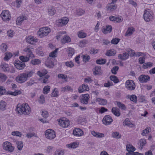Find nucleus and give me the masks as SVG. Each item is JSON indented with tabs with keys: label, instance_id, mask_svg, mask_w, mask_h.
I'll use <instances>...</instances> for the list:
<instances>
[{
	"label": "nucleus",
	"instance_id": "09e8293b",
	"mask_svg": "<svg viewBox=\"0 0 155 155\" xmlns=\"http://www.w3.org/2000/svg\"><path fill=\"white\" fill-rule=\"evenodd\" d=\"M151 130L150 127H148L146 128L143 130L142 135L143 136L145 135L146 134L148 133Z\"/></svg>",
	"mask_w": 155,
	"mask_h": 155
},
{
	"label": "nucleus",
	"instance_id": "4d7b16f0",
	"mask_svg": "<svg viewBox=\"0 0 155 155\" xmlns=\"http://www.w3.org/2000/svg\"><path fill=\"white\" fill-rule=\"evenodd\" d=\"M120 39L118 38H113L111 41V43L113 44L117 45L119 42Z\"/></svg>",
	"mask_w": 155,
	"mask_h": 155
},
{
	"label": "nucleus",
	"instance_id": "69168bd1",
	"mask_svg": "<svg viewBox=\"0 0 155 155\" xmlns=\"http://www.w3.org/2000/svg\"><path fill=\"white\" fill-rule=\"evenodd\" d=\"M65 64L67 66L70 68H72L74 65V63L71 61L66 62Z\"/></svg>",
	"mask_w": 155,
	"mask_h": 155
},
{
	"label": "nucleus",
	"instance_id": "4be33fe9",
	"mask_svg": "<svg viewBox=\"0 0 155 155\" xmlns=\"http://www.w3.org/2000/svg\"><path fill=\"white\" fill-rule=\"evenodd\" d=\"M111 112L114 115L117 117H119L120 115V110L117 107H113L111 110Z\"/></svg>",
	"mask_w": 155,
	"mask_h": 155
},
{
	"label": "nucleus",
	"instance_id": "5fc2aeb1",
	"mask_svg": "<svg viewBox=\"0 0 155 155\" xmlns=\"http://www.w3.org/2000/svg\"><path fill=\"white\" fill-rule=\"evenodd\" d=\"M85 11L81 9L80 8L76 10V14L79 16H81L84 14Z\"/></svg>",
	"mask_w": 155,
	"mask_h": 155
},
{
	"label": "nucleus",
	"instance_id": "79ce46f5",
	"mask_svg": "<svg viewBox=\"0 0 155 155\" xmlns=\"http://www.w3.org/2000/svg\"><path fill=\"white\" fill-rule=\"evenodd\" d=\"M124 124L128 126L131 127H133L134 125L132 124L129 120L128 118H126L123 122Z\"/></svg>",
	"mask_w": 155,
	"mask_h": 155
},
{
	"label": "nucleus",
	"instance_id": "39448f33",
	"mask_svg": "<svg viewBox=\"0 0 155 155\" xmlns=\"http://www.w3.org/2000/svg\"><path fill=\"white\" fill-rule=\"evenodd\" d=\"M133 50L131 49H129L127 51L128 52V54L126 52H124L123 54H120L118 55V57L121 60H126L128 58L129 55L130 56H133L135 54L134 53L132 52Z\"/></svg>",
	"mask_w": 155,
	"mask_h": 155
},
{
	"label": "nucleus",
	"instance_id": "cd10ccee",
	"mask_svg": "<svg viewBox=\"0 0 155 155\" xmlns=\"http://www.w3.org/2000/svg\"><path fill=\"white\" fill-rule=\"evenodd\" d=\"M134 30V28L132 27L129 28L125 34V36L127 37L131 35Z\"/></svg>",
	"mask_w": 155,
	"mask_h": 155
},
{
	"label": "nucleus",
	"instance_id": "f8f14e48",
	"mask_svg": "<svg viewBox=\"0 0 155 155\" xmlns=\"http://www.w3.org/2000/svg\"><path fill=\"white\" fill-rule=\"evenodd\" d=\"M150 77L147 75L142 74L138 78L139 81L141 83H146L150 81Z\"/></svg>",
	"mask_w": 155,
	"mask_h": 155
},
{
	"label": "nucleus",
	"instance_id": "a211bd4d",
	"mask_svg": "<svg viewBox=\"0 0 155 155\" xmlns=\"http://www.w3.org/2000/svg\"><path fill=\"white\" fill-rule=\"evenodd\" d=\"M107 10L109 11L112 12L117 8V5L116 4L110 3L107 5Z\"/></svg>",
	"mask_w": 155,
	"mask_h": 155
},
{
	"label": "nucleus",
	"instance_id": "7ed1b4c3",
	"mask_svg": "<svg viewBox=\"0 0 155 155\" xmlns=\"http://www.w3.org/2000/svg\"><path fill=\"white\" fill-rule=\"evenodd\" d=\"M143 17L144 20L146 22L152 21L153 19L152 12L149 9H145Z\"/></svg>",
	"mask_w": 155,
	"mask_h": 155
},
{
	"label": "nucleus",
	"instance_id": "c9c22d12",
	"mask_svg": "<svg viewBox=\"0 0 155 155\" xmlns=\"http://www.w3.org/2000/svg\"><path fill=\"white\" fill-rule=\"evenodd\" d=\"M48 11L49 14L51 16L53 15L56 12V10L53 7L49 8Z\"/></svg>",
	"mask_w": 155,
	"mask_h": 155
},
{
	"label": "nucleus",
	"instance_id": "6e6d98bb",
	"mask_svg": "<svg viewBox=\"0 0 155 155\" xmlns=\"http://www.w3.org/2000/svg\"><path fill=\"white\" fill-rule=\"evenodd\" d=\"M29 57L24 56H21L20 57V59L23 62H25L28 61L29 60Z\"/></svg>",
	"mask_w": 155,
	"mask_h": 155
},
{
	"label": "nucleus",
	"instance_id": "c756f323",
	"mask_svg": "<svg viewBox=\"0 0 155 155\" xmlns=\"http://www.w3.org/2000/svg\"><path fill=\"white\" fill-rule=\"evenodd\" d=\"M12 54L10 52H7L5 54L4 59L5 61H8L12 56Z\"/></svg>",
	"mask_w": 155,
	"mask_h": 155
},
{
	"label": "nucleus",
	"instance_id": "603ef678",
	"mask_svg": "<svg viewBox=\"0 0 155 155\" xmlns=\"http://www.w3.org/2000/svg\"><path fill=\"white\" fill-rule=\"evenodd\" d=\"M7 48V46L5 43H3L0 45V49L3 52H5Z\"/></svg>",
	"mask_w": 155,
	"mask_h": 155
},
{
	"label": "nucleus",
	"instance_id": "a878e982",
	"mask_svg": "<svg viewBox=\"0 0 155 155\" xmlns=\"http://www.w3.org/2000/svg\"><path fill=\"white\" fill-rule=\"evenodd\" d=\"M1 68L3 69L4 71L5 72H9L10 68L8 64L5 63H3L1 65Z\"/></svg>",
	"mask_w": 155,
	"mask_h": 155
},
{
	"label": "nucleus",
	"instance_id": "dca6fc26",
	"mask_svg": "<svg viewBox=\"0 0 155 155\" xmlns=\"http://www.w3.org/2000/svg\"><path fill=\"white\" fill-rule=\"evenodd\" d=\"M15 64L16 68L19 70H22L25 67V63L19 61H17Z\"/></svg>",
	"mask_w": 155,
	"mask_h": 155
},
{
	"label": "nucleus",
	"instance_id": "393cba45",
	"mask_svg": "<svg viewBox=\"0 0 155 155\" xmlns=\"http://www.w3.org/2000/svg\"><path fill=\"white\" fill-rule=\"evenodd\" d=\"M26 17L25 16H21L18 18L16 21V24L18 25H20L22 21L26 19Z\"/></svg>",
	"mask_w": 155,
	"mask_h": 155
},
{
	"label": "nucleus",
	"instance_id": "49530a36",
	"mask_svg": "<svg viewBox=\"0 0 155 155\" xmlns=\"http://www.w3.org/2000/svg\"><path fill=\"white\" fill-rule=\"evenodd\" d=\"M50 87L49 86L47 85L45 86L43 88V92L45 94H47L50 91Z\"/></svg>",
	"mask_w": 155,
	"mask_h": 155
},
{
	"label": "nucleus",
	"instance_id": "ddd939ff",
	"mask_svg": "<svg viewBox=\"0 0 155 155\" xmlns=\"http://www.w3.org/2000/svg\"><path fill=\"white\" fill-rule=\"evenodd\" d=\"M89 98V96L88 94H82L80 97V102L83 104H87L88 103Z\"/></svg>",
	"mask_w": 155,
	"mask_h": 155
},
{
	"label": "nucleus",
	"instance_id": "f03ea898",
	"mask_svg": "<svg viewBox=\"0 0 155 155\" xmlns=\"http://www.w3.org/2000/svg\"><path fill=\"white\" fill-rule=\"evenodd\" d=\"M33 73V72L31 71L21 74L16 78V80L19 83H24L27 80L28 78L32 77Z\"/></svg>",
	"mask_w": 155,
	"mask_h": 155
},
{
	"label": "nucleus",
	"instance_id": "f3484780",
	"mask_svg": "<svg viewBox=\"0 0 155 155\" xmlns=\"http://www.w3.org/2000/svg\"><path fill=\"white\" fill-rule=\"evenodd\" d=\"M73 134L77 136H81L83 135V131L80 128H76L73 131Z\"/></svg>",
	"mask_w": 155,
	"mask_h": 155
},
{
	"label": "nucleus",
	"instance_id": "bb28decb",
	"mask_svg": "<svg viewBox=\"0 0 155 155\" xmlns=\"http://www.w3.org/2000/svg\"><path fill=\"white\" fill-rule=\"evenodd\" d=\"M101 67L99 66H96L93 69V71L94 75L100 74L101 73Z\"/></svg>",
	"mask_w": 155,
	"mask_h": 155
},
{
	"label": "nucleus",
	"instance_id": "9d476101",
	"mask_svg": "<svg viewBox=\"0 0 155 155\" xmlns=\"http://www.w3.org/2000/svg\"><path fill=\"white\" fill-rule=\"evenodd\" d=\"M69 19L67 17H63L58 20L57 21V25L59 27H62L66 25L68 22Z\"/></svg>",
	"mask_w": 155,
	"mask_h": 155
},
{
	"label": "nucleus",
	"instance_id": "473e14b6",
	"mask_svg": "<svg viewBox=\"0 0 155 155\" xmlns=\"http://www.w3.org/2000/svg\"><path fill=\"white\" fill-rule=\"evenodd\" d=\"M96 100L99 102V104L101 105H105L107 104V100L104 99L97 98Z\"/></svg>",
	"mask_w": 155,
	"mask_h": 155
},
{
	"label": "nucleus",
	"instance_id": "2eb2a0df",
	"mask_svg": "<svg viewBox=\"0 0 155 155\" xmlns=\"http://www.w3.org/2000/svg\"><path fill=\"white\" fill-rule=\"evenodd\" d=\"M32 49H33V48L30 45L28 46L26 48L24 49V51L27 53V55L29 57L31 58L34 57V55L32 52Z\"/></svg>",
	"mask_w": 155,
	"mask_h": 155
},
{
	"label": "nucleus",
	"instance_id": "2f4dec72",
	"mask_svg": "<svg viewBox=\"0 0 155 155\" xmlns=\"http://www.w3.org/2000/svg\"><path fill=\"white\" fill-rule=\"evenodd\" d=\"M68 54L69 57H71L74 54V48L71 47L67 48Z\"/></svg>",
	"mask_w": 155,
	"mask_h": 155
},
{
	"label": "nucleus",
	"instance_id": "0eeeda50",
	"mask_svg": "<svg viewBox=\"0 0 155 155\" xmlns=\"http://www.w3.org/2000/svg\"><path fill=\"white\" fill-rule=\"evenodd\" d=\"M125 87L128 90L130 91H133L135 89L136 85L133 81L129 80L126 81Z\"/></svg>",
	"mask_w": 155,
	"mask_h": 155
},
{
	"label": "nucleus",
	"instance_id": "680f3d73",
	"mask_svg": "<svg viewBox=\"0 0 155 155\" xmlns=\"http://www.w3.org/2000/svg\"><path fill=\"white\" fill-rule=\"evenodd\" d=\"M21 93V91L19 90L16 91H15L14 92H12L10 91V92L9 94L10 95H14V96H16L18 94H20Z\"/></svg>",
	"mask_w": 155,
	"mask_h": 155
},
{
	"label": "nucleus",
	"instance_id": "423d86ee",
	"mask_svg": "<svg viewBox=\"0 0 155 155\" xmlns=\"http://www.w3.org/2000/svg\"><path fill=\"white\" fill-rule=\"evenodd\" d=\"M3 147L5 150L10 152H12L14 149V147L12 146V144L8 141L3 143Z\"/></svg>",
	"mask_w": 155,
	"mask_h": 155
},
{
	"label": "nucleus",
	"instance_id": "6ab92c4d",
	"mask_svg": "<svg viewBox=\"0 0 155 155\" xmlns=\"http://www.w3.org/2000/svg\"><path fill=\"white\" fill-rule=\"evenodd\" d=\"M112 30V27L111 25H107L103 27L102 31L104 34L110 33Z\"/></svg>",
	"mask_w": 155,
	"mask_h": 155
},
{
	"label": "nucleus",
	"instance_id": "c03bdc74",
	"mask_svg": "<svg viewBox=\"0 0 155 155\" xmlns=\"http://www.w3.org/2000/svg\"><path fill=\"white\" fill-rule=\"evenodd\" d=\"M110 80L113 81L114 83H117L119 82V80L115 76H110Z\"/></svg>",
	"mask_w": 155,
	"mask_h": 155
},
{
	"label": "nucleus",
	"instance_id": "13d9d810",
	"mask_svg": "<svg viewBox=\"0 0 155 155\" xmlns=\"http://www.w3.org/2000/svg\"><path fill=\"white\" fill-rule=\"evenodd\" d=\"M119 69V68L117 66H115L113 67L111 70L112 73L114 74H117V71H118Z\"/></svg>",
	"mask_w": 155,
	"mask_h": 155
},
{
	"label": "nucleus",
	"instance_id": "58836bf2",
	"mask_svg": "<svg viewBox=\"0 0 155 155\" xmlns=\"http://www.w3.org/2000/svg\"><path fill=\"white\" fill-rule=\"evenodd\" d=\"M116 53V51L113 49L109 50L106 53V55L107 56H113Z\"/></svg>",
	"mask_w": 155,
	"mask_h": 155
},
{
	"label": "nucleus",
	"instance_id": "aec40b11",
	"mask_svg": "<svg viewBox=\"0 0 155 155\" xmlns=\"http://www.w3.org/2000/svg\"><path fill=\"white\" fill-rule=\"evenodd\" d=\"M27 41L30 44L33 45L34 43L37 42L38 39L36 38H34V37L30 36L27 38Z\"/></svg>",
	"mask_w": 155,
	"mask_h": 155
},
{
	"label": "nucleus",
	"instance_id": "20e7f679",
	"mask_svg": "<svg viewBox=\"0 0 155 155\" xmlns=\"http://www.w3.org/2000/svg\"><path fill=\"white\" fill-rule=\"evenodd\" d=\"M51 31L50 29L48 27L40 28L37 33V35L40 38L47 35Z\"/></svg>",
	"mask_w": 155,
	"mask_h": 155
},
{
	"label": "nucleus",
	"instance_id": "052dcab7",
	"mask_svg": "<svg viewBox=\"0 0 155 155\" xmlns=\"http://www.w3.org/2000/svg\"><path fill=\"white\" fill-rule=\"evenodd\" d=\"M58 50V48H57L54 51L50 53L49 55V56L53 58L56 57V53Z\"/></svg>",
	"mask_w": 155,
	"mask_h": 155
},
{
	"label": "nucleus",
	"instance_id": "0e129e2a",
	"mask_svg": "<svg viewBox=\"0 0 155 155\" xmlns=\"http://www.w3.org/2000/svg\"><path fill=\"white\" fill-rule=\"evenodd\" d=\"M78 36L80 38H84L86 36L87 34L85 33L79 31L78 33Z\"/></svg>",
	"mask_w": 155,
	"mask_h": 155
},
{
	"label": "nucleus",
	"instance_id": "1a4fd4ad",
	"mask_svg": "<svg viewBox=\"0 0 155 155\" xmlns=\"http://www.w3.org/2000/svg\"><path fill=\"white\" fill-rule=\"evenodd\" d=\"M46 137L48 139H52L55 137V134L54 131L51 129L47 130L45 132Z\"/></svg>",
	"mask_w": 155,
	"mask_h": 155
},
{
	"label": "nucleus",
	"instance_id": "864d4df0",
	"mask_svg": "<svg viewBox=\"0 0 155 155\" xmlns=\"http://www.w3.org/2000/svg\"><path fill=\"white\" fill-rule=\"evenodd\" d=\"M83 61L85 62H88L90 59V57L87 54L84 55L82 56Z\"/></svg>",
	"mask_w": 155,
	"mask_h": 155
},
{
	"label": "nucleus",
	"instance_id": "4c0bfd02",
	"mask_svg": "<svg viewBox=\"0 0 155 155\" xmlns=\"http://www.w3.org/2000/svg\"><path fill=\"white\" fill-rule=\"evenodd\" d=\"M153 64L150 62H148L144 63L143 65V68L144 69H146L148 68H150L153 66Z\"/></svg>",
	"mask_w": 155,
	"mask_h": 155
},
{
	"label": "nucleus",
	"instance_id": "e433bc0d",
	"mask_svg": "<svg viewBox=\"0 0 155 155\" xmlns=\"http://www.w3.org/2000/svg\"><path fill=\"white\" fill-rule=\"evenodd\" d=\"M67 146L68 148H75L78 147V144L77 142H73L71 143L70 144L67 145Z\"/></svg>",
	"mask_w": 155,
	"mask_h": 155
},
{
	"label": "nucleus",
	"instance_id": "72a5a7b5",
	"mask_svg": "<svg viewBox=\"0 0 155 155\" xmlns=\"http://www.w3.org/2000/svg\"><path fill=\"white\" fill-rule=\"evenodd\" d=\"M112 136L114 138L119 139L121 138V135L119 133V132L115 131L113 132L112 133Z\"/></svg>",
	"mask_w": 155,
	"mask_h": 155
},
{
	"label": "nucleus",
	"instance_id": "f704fd0d",
	"mask_svg": "<svg viewBox=\"0 0 155 155\" xmlns=\"http://www.w3.org/2000/svg\"><path fill=\"white\" fill-rule=\"evenodd\" d=\"M126 149L127 151L130 152H133L135 150V147L130 144H127V145Z\"/></svg>",
	"mask_w": 155,
	"mask_h": 155
},
{
	"label": "nucleus",
	"instance_id": "bf43d9fd",
	"mask_svg": "<svg viewBox=\"0 0 155 155\" xmlns=\"http://www.w3.org/2000/svg\"><path fill=\"white\" fill-rule=\"evenodd\" d=\"M62 91L65 92V91H68L72 90L71 87L67 85L64 87H62L61 88Z\"/></svg>",
	"mask_w": 155,
	"mask_h": 155
},
{
	"label": "nucleus",
	"instance_id": "a19ab883",
	"mask_svg": "<svg viewBox=\"0 0 155 155\" xmlns=\"http://www.w3.org/2000/svg\"><path fill=\"white\" fill-rule=\"evenodd\" d=\"M7 78V76L4 74L0 73V83L5 81Z\"/></svg>",
	"mask_w": 155,
	"mask_h": 155
},
{
	"label": "nucleus",
	"instance_id": "a18cd8bd",
	"mask_svg": "<svg viewBox=\"0 0 155 155\" xmlns=\"http://www.w3.org/2000/svg\"><path fill=\"white\" fill-rule=\"evenodd\" d=\"M51 96L52 97H55L58 96V91L56 88H54V90L51 93Z\"/></svg>",
	"mask_w": 155,
	"mask_h": 155
},
{
	"label": "nucleus",
	"instance_id": "de8ad7c7",
	"mask_svg": "<svg viewBox=\"0 0 155 155\" xmlns=\"http://www.w3.org/2000/svg\"><path fill=\"white\" fill-rule=\"evenodd\" d=\"M16 144L18 149L19 150H22L23 147V144L22 142L21 141H18L16 142Z\"/></svg>",
	"mask_w": 155,
	"mask_h": 155
},
{
	"label": "nucleus",
	"instance_id": "338daca9",
	"mask_svg": "<svg viewBox=\"0 0 155 155\" xmlns=\"http://www.w3.org/2000/svg\"><path fill=\"white\" fill-rule=\"evenodd\" d=\"M98 50L95 49L94 48H91L89 51L90 53L92 54H94L97 53L98 52Z\"/></svg>",
	"mask_w": 155,
	"mask_h": 155
},
{
	"label": "nucleus",
	"instance_id": "6e6552de",
	"mask_svg": "<svg viewBox=\"0 0 155 155\" xmlns=\"http://www.w3.org/2000/svg\"><path fill=\"white\" fill-rule=\"evenodd\" d=\"M1 16L4 21H8L11 18L10 13L7 10L2 11Z\"/></svg>",
	"mask_w": 155,
	"mask_h": 155
},
{
	"label": "nucleus",
	"instance_id": "37998d69",
	"mask_svg": "<svg viewBox=\"0 0 155 155\" xmlns=\"http://www.w3.org/2000/svg\"><path fill=\"white\" fill-rule=\"evenodd\" d=\"M106 60L105 59H100L96 61V63L99 64H104L106 63Z\"/></svg>",
	"mask_w": 155,
	"mask_h": 155
},
{
	"label": "nucleus",
	"instance_id": "5701e85b",
	"mask_svg": "<svg viewBox=\"0 0 155 155\" xmlns=\"http://www.w3.org/2000/svg\"><path fill=\"white\" fill-rule=\"evenodd\" d=\"M146 143V140L145 139H140L138 143L139 149L142 150L143 148V146L145 145Z\"/></svg>",
	"mask_w": 155,
	"mask_h": 155
},
{
	"label": "nucleus",
	"instance_id": "e2e57ef3",
	"mask_svg": "<svg viewBox=\"0 0 155 155\" xmlns=\"http://www.w3.org/2000/svg\"><path fill=\"white\" fill-rule=\"evenodd\" d=\"M31 63L33 65L38 64L41 63L40 61L38 59L32 60L31 61Z\"/></svg>",
	"mask_w": 155,
	"mask_h": 155
},
{
	"label": "nucleus",
	"instance_id": "b1692460",
	"mask_svg": "<svg viewBox=\"0 0 155 155\" xmlns=\"http://www.w3.org/2000/svg\"><path fill=\"white\" fill-rule=\"evenodd\" d=\"M61 43L63 44H65L66 43L69 42L71 41V39L70 37L67 35H64L63 37L61 39Z\"/></svg>",
	"mask_w": 155,
	"mask_h": 155
},
{
	"label": "nucleus",
	"instance_id": "4468645a",
	"mask_svg": "<svg viewBox=\"0 0 155 155\" xmlns=\"http://www.w3.org/2000/svg\"><path fill=\"white\" fill-rule=\"evenodd\" d=\"M58 123L60 126L63 128L67 127L70 124L69 120H66L65 118L59 119Z\"/></svg>",
	"mask_w": 155,
	"mask_h": 155
},
{
	"label": "nucleus",
	"instance_id": "3c124183",
	"mask_svg": "<svg viewBox=\"0 0 155 155\" xmlns=\"http://www.w3.org/2000/svg\"><path fill=\"white\" fill-rule=\"evenodd\" d=\"M117 105L119 108L122 110H125L126 109V107L124 104H122L120 102L116 101Z\"/></svg>",
	"mask_w": 155,
	"mask_h": 155
},
{
	"label": "nucleus",
	"instance_id": "f257e3e1",
	"mask_svg": "<svg viewBox=\"0 0 155 155\" xmlns=\"http://www.w3.org/2000/svg\"><path fill=\"white\" fill-rule=\"evenodd\" d=\"M16 110L18 113L27 115L30 114L31 108L29 106L25 103L22 104H18Z\"/></svg>",
	"mask_w": 155,
	"mask_h": 155
},
{
	"label": "nucleus",
	"instance_id": "7c9ffc66",
	"mask_svg": "<svg viewBox=\"0 0 155 155\" xmlns=\"http://www.w3.org/2000/svg\"><path fill=\"white\" fill-rule=\"evenodd\" d=\"M7 103L3 101H0V109L2 111H4L6 110V107Z\"/></svg>",
	"mask_w": 155,
	"mask_h": 155
},
{
	"label": "nucleus",
	"instance_id": "ea45409f",
	"mask_svg": "<svg viewBox=\"0 0 155 155\" xmlns=\"http://www.w3.org/2000/svg\"><path fill=\"white\" fill-rule=\"evenodd\" d=\"M48 73V71L45 69H44L41 71H39L37 73V74L40 77H42L44 76Z\"/></svg>",
	"mask_w": 155,
	"mask_h": 155
},
{
	"label": "nucleus",
	"instance_id": "412c9836",
	"mask_svg": "<svg viewBox=\"0 0 155 155\" xmlns=\"http://www.w3.org/2000/svg\"><path fill=\"white\" fill-rule=\"evenodd\" d=\"M89 90V87L87 85L85 84H82L81 86H80L78 88V91L79 93H82L85 91Z\"/></svg>",
	"mask_w": 155,
	"mask_h": 155
},
{
	"label": "nucleus",
	"instance_id": "774afa93",
	"mask_svg": "<svg viewBox=\"0 0 155 155\" xmlns=\"http://www.w3.org/2000/svg\"><path fill=\"white\" fill-rule=\"evenodd\" d=\"M126 155H142V154L139 153L138 152H130L126 153Z\"/></svg>",
	"mask_w": 155,
	"mask_h": 155
},
{
	"label": "nucleus",
	"instance_id": "c85d7f7f",
	"mask_svg": "<svg viewBox=\"0 0 155 155\" xmlns=\"http://www.w3.org/2000/svg\"><path fill=\"white\" fill-rule=\"evenodd\" d=\"M91 134L93 136L101 138L104 137V134L96 132L94 131H92Z\"/></svg>",
	"mask_w": 155,
	"mask_h": 155
},
{
	"label": "nucleus",
	"instance_id": "9b49d317",
	"mask_svg": "<svg viewBox=\"0 0 155 155\" xmlns=\"http://www.w3.org/2000/svg\"><path fill=\"white\" fill-rule=\"evenodd\" d=\"M113 121V119L109 115H106L103 118L102 122L106 125L110 124Z\"/></svg>",
	"mask_w": 155,
	"mask_h": 155
},
{
	"label": "nucleus",
	"instance_id": "8fccbe9b",
	"mask_svg": "<svg viewBox=\"0 0 155 155\" xmlns=\"http://www.w3.org/2000/svg\"><path fill=\"white\" fill-rule=\"evenodd\" d=\"M128 97L131 101L135 103L137 102V97L135 95H129Z\"/></svg>",
	"mask_w": 155,
	"mask_h": 155
}]
</instances>
